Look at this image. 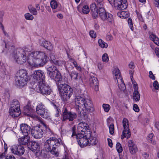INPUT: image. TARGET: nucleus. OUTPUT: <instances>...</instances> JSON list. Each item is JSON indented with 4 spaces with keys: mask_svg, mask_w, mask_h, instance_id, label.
<instances>
[{
    "mask_svg": "<svg viewBox=\"0 0 159 159\" xmlns=\"http://www.w3.org/2000/svg\"><path fill=\"white\" fill-rule=\"evenodd\" d=\"M28 50L18 48L12 54L13 61L16 63L22 65L27 61L29 64L32 67H38L44 65L48 60V58L43 52L36 51L30 53L27 57L25 51H30L33 49L32 47Z\"/></svg>",
    "mask_w": 159,
    "mask_h": 159,
    "instance_id": "1",
    "label": "nucleus"
},
{
    "mask_svg": "<svg viewBox=\"0 0 159 159\" xmlns=\"http://www.w3.org/2000/svg\"><path fill=\"white\" fill-rule=\"evenodd\" d=\"M89 126L87 123L81 122L78 125V133L76 134L74 128H72L71 137H75L79 144L82 148H84L88 145H94L97 143V141L96 138L92 135V132L90 131H86L89 130Z\"/></svg>",
    "mask_w": 159,
    "mask_h": 159,
    "instance_id": "2",
    "label": "nucleus"
},
{
    "mask_svg": "<svg viewBox=\"0 0 159 159\" xmlns=\"http://www.w3.org/2000/svg\"><path fill=\"white\" fill-rule=\"evenodd\" d=\"M90 8L91 13L93 18H97L99 15L102 20H107L110 23H112L113 19L112 15L107 12L103 7H99L98 11L96 4L95 3H93L90 5Z\"/></svg>",
    "mask_w": 159,
    "mask_h": 159,
    "instance_id": "3",
    "label": "nucleus"
},
{
    "mask_svg": "<svg viewBox=\"0 0 159 159\" xmlns=\"http://www.w3.org/2000/svg\"><path fill=\"white\" fill-rule=\"evenodd\" d=\"M75 102L76 105L78 107V112L80 115L84 114L83 113H88L94 110L93 105L87 99L79 96L76 97Z\"/></svg>",
    "mask_w": 159,
    "mask_h": 159,
    "instance_id": "4",
    "label": "nucleus"
},
{
    "mask_svg": "<svg viewBox=\"0 0 159 159\" xmlns=\"http://www.w3.org/2000/svg\"><path fill=\"white\" fill-rule=\"evenodd\" d=\"M63 144L61 140L55 137H51L46 140L44 143V148L47 151L50 152L51 153L56 157L59 156V153L56 147Z\"/></svg>",
    "mask_w": 159,
    "mask_h": 159,
    "instance_id": "5",
    "label": "nucleus"
},
{
    "mask_svg": "<svg viewBox=\"0 0 159 159\" xmlns=\"http://www.w3.org/2000/svg\"><path fill=\"white\" fill-rule=\"evenodd\" d=\"M58 88L60 96L64 101L69 100L73 94V89L70 86L66 84H59L58 83Z\"/></svg>",
    "mask_w": 159,
    "mask_h": 159,
    "instance_id": "6",
    "label": "nucleus"
},
{
    "mask_svg": "<svg viewBox=\"0 0 159 159\" xmlns=\"http://www.w3.org/2000/svg\"><path fill=\"white\" fill-rule=\"evenodd\" d=\"M47 70L48 76L51 79L57 82H59L61 80V75L55 66L53 65H49L47 67Z\"/></svg>",
    "mask_w": 159,
    "mask_h": 159,
    "instance_id": "7",
    "label": "nucleus"
},
{
    "mask_svg": "<svg viewBox=\"0 0 159 159\" xmlns=\"http://www.w3.org/2000/svg\"><path fill=\"white\" fill-rule=\"evenodd\" d=\"M20 107V104L18 101H13L9 110L10 115L12 117L18 116L21 113Z\"/></svg>",
    "mask_w": 159,
    "mask_h": 159,
    "instance_id": "8",
    "label": "nucleus"
},
{
    "mask_svg": "<svg viewBox=\"0 0 159 159\" xmlns=\"http://www.w3.org/2000/svg\"><path fill=\"white\" fill-rule=\"evenodd\" d=\"M36 90L38 92L46 95L50 94L52 92L49 86L46 84L44 82L40 83L38 87L36 88Z\"/></svg>",
    "mask_w": 159,
    "mask_h": 159,
    "instance_id": "9",
    "label": "nucleus"
},
{
    "mask_svg": "<svg viewBox=\"0 0 159 159\" xmlns=\"http://www.w3.org/2000/svg\"><path fill=\"white\" fill-rule=\"evenodd\" d=\"M122 124L124 130L122 134L121 135V139H123L125 137L129 138L130 137L131 134L129 128V125L128 120L126 118L124 119L122 121Z\"/></svg>",
    "mask_w": 159,
    "mask_h": 159,
    "instance_id": "10",
    "label": "nucleus"
},
{
    "mask_svg": "<svg viewBox=\"0 0 159 159\" xmlns=\"http://www.w3.org/2000/svg\"><path fill=\"white\" fill-rule=\"evenodd\" d=\"M33 78L35 81H37L39 84L40 83L44 82L45 76L44 72L41 70L34 71L32 75Z\"/></svg>",
    "mask_w": 159,
    "mask_h": 159,
    "instance_id": "11",
    "label": "nucleus"
},
{
    "mask_svg": "<svg viewBox=\"0 0 159 159\" xmlns=\"http://www.w3.org/2000/svg\"><path fill=\"white\" fill-rule=\"evenodd\" d=\"M77 115L75 112H69L66 108H65L62 113V121H65L68 120L69 121H72L75 119Z\"/></svg>",
    "mask_w": 159,
    "mask_h": 159,
    "instance_id": "12",
    "label": "nucleus"
},
{
    "mask_svg": "<svg viewBox=\"0 0 159 159\" xmlns=\"http://www.w3.org/2000/svg\"><path fill=\"white\" fill-rule=\"evenodd\" d=\"M36 111L38 114L41 116L43 118H46L48 116L47 110L45 107L44 105L41 103H39L37 105Z\"/></svg>",
    "mask_w": 159,
    "mask_h": 159,
    "instance_id": "13",
    "label": "nucleus"
},
{
    "mask_svg": "<svg viewBox=\"0 0 159 159\" xmlns=\"http://www.w3.org/2000/svg\"><path fill=\"white\" fill-rule=\"evenodd\" d=\"M43 132L40 126H36L33 129L32 136L36 139H40L43 136Z\"/></svg>",
    "mask_w": 159,
    "mask_h": 159,
    "instance_id": "14",
    "label": "nucleus"
},
{
    "mask_svg": "<svg viewBox=\"0 0 159 159\" xmlns=\"http://www.w3.org/2000/svg\"><path fill=\"white\" fill-rule=\"evenodd\" d=\"M11 150L13 153L18 155H23L25 151L24 147L20 145H14Z\"/></svg>",
    "mask_w": 159,
    "mask_h": 159,
    "instance_id": "15",
    "label": "nucleus"
},
{
    "mask_svg": "<svg viewBox=\"0 0 159 159\" xmlns=\"http://www.w3.org/2000/svg\"><path fill=\"white\" fill-rule=\"evenodd\" d=\"M50 59V61L51 62L59 66H62L64 65L65 63V61L59 60L57 57V56L53 53L51 54Z\"/></svg>",
    "mask_w": 159,
    "mask_h": 159,
    "instance_id": "16",
    "label": "nucleus"
},
{
    "mask_svg": "<svg viewBox=\"0 0 159 159\" xmlns=\"http://www.w3.org/2000/svg\"><path fill=\"white\" fill-rule=\"evenodd\" d=\"M128 146L129 152L132 154H134L138 151L136 145L132 140H129L128 142Z\"/></svg>",
    "mask_w": 159,
    "mask_h": 159,
    "instance_id": "17",
    "label": "nucleus"
},
{
    "mask_svg": "<svg viewBox=\"0 0 159 159\" xmlns=\"http://www.w3.org/2000/svg\"><path fill=\"white\" fill-rule=\"evenodd\" d=\"M20 129L24 135H28L31 132L30 127L25 124H22L20 125Z\"/></svg>",
    "mask_w": 159,
    "mask_h": 159,
    "instance_id": "18",
    "label": "nucleus"
},
{
    "mask_svg": "<svg viewBox=\"0 0 159 159\" xmlns=\"http://www.w3.org/2000/svg\"><path fill=\"white\" fill-rule=\"evenodd\" d=\"M39 43L40 45L48 50H51L52 48L50 42L44 39H40L39 41Z\"/></svg>",
    "mask_w": 159,
    "mask_h": 159,
    "instance_id": "19",
    "label": "nucleus"
},
{
    "mask_svg": "<svg viewBox=\"0 0 159 159\" xmlns=\"http://www.w3.org/2000/svg\"><path fill=\"white\" fill-rule=\"evenodd\" d=\"M27 80V79L16 77V84L17 85L20 87H23L26 84Z\"/></svg>",
    "mask_w": 159,
    "mask_h": 159,
    "instance_id": "20",
    "label": "nucleus"
},
{
    "mask_svg": "<svg viewBox=\"0 0 159 159\" xmlns=\"http://www.w3.org/2000/svg\"><path fill=\"white\" fill-rule=\"evenodd\" d=\"M31 150L33 152H37L40 150V147L39 144L34 141H31L30 143Z\"/></svg>",
    "mask_w": 159,
    "mask_h": 159,
    "instance_id": "21",
    "label": "nucleus"
},
{
    "mask_svg": "<svg viewBox=\"0 0 159 159\" xmlns=\"http://www.w3.org/2000/svg\"><path fill=\"white\" fill-rule=\"evenodd\" d=\"M26 71L24 69H21L19 70L17 74L16 77L24 78L28 79V76Z\"/></svg>",
    "mask_w": 159,
    "mask_h": 159,
    "instance_id": "22",
    "label": "nucleus"
},
{
    "mask_svg": "<svg viewBox=\"0 0 159 159\" xmlns=\"http://www.w3.org/2000/svg\"><path fill=\"white\" fill-rule=\"evenodd\" d=\"M117 8L119 10H123L125 9L127 7L126 0H122L120 2V3L116 6Z\"/></svg>",
    "mask_w": 159,
    "mask_h": 159,
    "instance_id": "23",
    "label": "nucleus"
},
{
    "mask_svg": "<svg viewBox=\"0 0 159 159\" xmlns=\"http://www.w3.org/2000/svg\"><path fill=\"white\" fill-rule=\"evenodd\" d=\"M28 135H25L24 137H22L19 139V142L20 144L25 145L28 143L29 142V138Z\"/></svg>",
    "mask_w": 159,
    "mask_h": 159,
    "instance_id": "24",
    "label": "nucleus"
},
{
    "mask_svg": "<svg viewBox=\"0 0 159 159\" xmlns=\"http://www.w3.org/2000/svg\"><path fill=\"white\" fill-rule=\"evenodd\" d=\"M118 85V87L120 89L121 91H124L125 89V86L124 82L123 81V80L122 79H117V80Z\"/></svg>",
    "mask_w": 159,
    "mask_h": 159,
    "instance_id": "25",
    "label": "nucleus"
},
{
    "mask_svg": "<svg viewBox=\"0 0 159 159\" xmlns=\"http://www.w3.org/2000/svg\"><path fill=\"white\" fill-rule=\"evenodd\" d=\"M150 38L155 44L159 46V39L153 33H150Z\"/></svg>",
    "mask_w": 159,
    "mask_h": 159,
    "instance_id": "26",
    "label": "nucleus"
},
{
    "mask_svg": "<svg viewBox=\"0 0 159 159\" xmlns=\"http://www.w3.org/2000/svg\"><path fill=\"white\" fill-rule=\"evenodd\" d=\"M113 73L114 76V77L117 80V79L122 78L120 76V71L118 68L114 69L113 71Z\"/></svg>",
    "mask_w": 159,
    "mask_h": 159,
    "instance_id": "27",
    "label": "nucleus"
},
{
    "mask_svg": "<svg viewBox=\"0 0 159 159\" xmlns=\"http://www.w3.org/2000/svg\"><path fill=\"white\" fill-rule=\"evenodd\" d=\"M52 105L54 109V113L55 116L56 117H58L61 113V110L59 107H57L55 104L53 103Z\"/></svg>",
    "mask_w": 159,
    "mask_h": 159,
    "instance_id": "28",
    "label": "nucleus"
},
{
    "mask_svg": "<svg viewBox=\"0 0 159 159\" xmlns=\"http://www.w3.org/2000/svg\"><path fill=\"white\" fill-rule=\"evenodd\" d=\"M134 101L136 102H139L140 99V94L138 91H134L133 94Z\"/></svg>",
    "mask_w": 159,
    "mask_h": 159,
    "instance_id": "29",
    "label": "nucleus"
},
{
    "mask_svg": "<svg viewBox=\"0 0 159 159\" xmlns=\"http://www.w3.org/2000/svg\"><path fill=\"white\" fill-rule=\"evenodd\" d=\"M98 43L99 47L102 48H106L108 46L107 43L101 39H98Z\"/></svg>",
    "mask_w": 159,
    "mask_h": 159,
    "instance_id": "30",
    "label": "nucleus"
},
{
    "mask_svg": "<svg viewBox=\"0 0 159 159\" xmlns=\"http://www.w3.org/2000/svg\"><path fill=\"white\" fill-rule=\"evenodd\" d=\"M29 11L34 15H36L38 14L37 11L32 5H29L28 7Z\"/></svg>",
    "mask_w": 159,
    "mask_h": 159,
    "instance_id": "31",
    "label": "nucleus"
},
{
    "mask_svg": "<svg viewBox=\"0 0 159 159\" xmlns=\"http://www.w3.org/2000/svg\"><path fill=\"white\" fill-rule=\"evenodd\" d=\"M89 80L91 86H93L95 84H98V80L97 78L94 76H91Z\"/></svg>",
    "mask_w": 159,
    "mask_h": 159,
    "instance_id": "32",
    "label": "nucleus"
},
{
    "mask_svg": "<svg viewBox=\"0 0 159 159\" xmlns=\"http://www.w3.org/2000/svg\"><path fill=\"white\" fill-rule=\"evenodd\" d=\"M153 135V133L149 134L147 137V139L149 142L153 144H155L156 143V142L154 140L152 139Z\"/></svg>",
    "mask_w": 159,
    "mask_h": 159,
    "instance_id": "33",
    "label": "nucleus"
},
{
    "mask_svg": "<svg viewBox=\"0 0 159 159\" xmlns=\"http://www.w3.org/2000/svg\"><path fill=\"white\" fill-rule=\"evenodd\" d=\"M50 5L51 8L53 9V12H56V11H54L53 9H56L57 7V2L54 0H52L50 2Z\"/></svg>",
    "mask_w": 159,
    "mask_h": 159,
    "instance_id": "34",
    "label": "nucleus"
},
{
    "mask_svg": "<svg viewBox=\"0 0 159 159\" xmlns=\"http://www.w3.org/2000/svg\"><path fill=\"white\" fill-rule=\"evenodd\" d=\"M32 117H33L35 120L39 121L42 124V125L44 127L46 128H47L46 125L44 122L40 117L35 116H32Z\"/></svg>",
    "mask_w": 159,
    "mask_h": 159,
    "instance_id": "35",
    "label": "nucleus"
},
{
    "mask_svg": "<svg viewBox=\"0 0 159 159\" xmlns=\"http://www.w3.org/2000/svg\"><path fill=\"white\" fill-rule=\"evenodd\" d=\"M90 11L89 8L87 5H84L82 9L81 12L84 14H87Z\"/></svg>",
    "mask_w": 159,
    "mask_h": 159,
    "instance_id": "36",
    "label": "nucleus"
},
{
    "mask_svg": "<svg viewBox=\"0 0 159 159\" xmlns=\"http://www.w3.org/2000/svg\"><path fill=\"white\" fill-rule=\"evenodd\" d=\"M117 15L120 18L123 17L125 18L129 16V15L127 12L123 11L118 12Z\"/></svg>",
    "mask_w": 159,
    "mask_h": 159,
    "instance_id": "37",
    "label": "nucleus"
},
{
    "mask_svg": "<svg viewBox=\"0 0 159 159\" xmlns=\"http://www.w3.org/2000/svg\"><path fill=\"white\" fill-rule=\"evenodd\" d=\"M4 14V12L2 11H0V27L1 29L3 30L4 29V27L2 24V22L3 20V17Z\"/></svg>",
    "mask_w": 159,
    "mask_h": 159,
    "instance_id": "38",
    "label": "nucleus"
},
{
    "mask_svg": "<svg viewBox=\"0 0 159 159\" xmlns=\"http://www.w3.org/2000/svg\"><path fill=\"white\" fill-rule=\"evenodd\" d=\"M24 16L25 19L27 20H32L34 19L33 16L29 13L25 14L24 15Z\"/></svg>",
    "mask_w": 159,
    "mask_h": 159,
    "instance_id": "39",
    "label": "nucleus"
},
{
    "mask_svg": "<svg viewBox=\"0 0 159 159\" xmlns=\"http://www.w3.org/2000/svg\"><path fill=\"white\" fill-rule=\"evenodd\" d=\"M70 76L74 80H77L79 76L78 73L73 71L70 74Z\"/></svg>",
    "mask_w": 159,
    "mask_h": 159,
    "instance_id": "40",
    "label": "nucleus"
},
{
    "mask_svg": "<svg viewBox=\"0 0 159 159\" xmlns=\"http://www.w3.org/2000/svg\"><path fill=\"white\" fill-rule=\"evenodd\" d=\"M116 148L119 153L123 151L122 148L119 143H117L116 144Z\"/></svg>",
    "mask_w": 159,
    "mask_h": 159,
    "instance_id": "41",
    "label": "nucleus"
},
{
    "mask_svg": "<svg viewBox=\"0 0 159 159\" xmlns=\"http://www.w3.org/2000/svg\"><path fill=\"white\" fill-rule=\"evenodd\" d=\"M102 61L105 62H107L109 61V57L107 53L104 54L102 56Z\"/></svg>",
    "mask_w": 159,
    "mask_h": 159,
    "instance_id": "42",
    "label": "nucleus"
},
{
    "mask_svg": "<svg viewBox=\"0 0 159 159\" xmlns=\"http://www.w3.org/2000/svg\"><path fill=\"white\" fill-rule=\"evenodd\" d=\"M110 133L112 134L114 132V126L113 124L111 123L109 125Z\"/></svg>",
    "mask_w": 159,
    "mask_h": 159,
    "instance_id": "43",
    "label": "nucleus"
},
{
    "mask_svg": "<svg viewBox=\"0 0 159 159\" xmlns=\"http://www.w3.org/2000/svg\"><path fill=\"white\" fill-rule=\"evenodd\" d=\"M97 5V7L99 8V7H103V0H95Z\"/></svg>",
    "mask_w": 159,
    "mask_h": 159,
    "instance_id": "44",
    "label": "nucleus"
},
{
    "mask_svg": "<svg viewBox=\"0 0 159 159\" xmlns=\"http://www.w3.org/2000/svg\"><path fill=\"white\" fill-rule=\"evenodd\" d=\"M102 107L104 111L107 112L109 111L110 109V106L109 104H103L102 105Z\"/></svg>",
    "mask_w": 159,
    "mask_h": 159,
    "instance_id": "45",
    "label": "nucleus"
},
{
    "mask_svg": "<svg viewBox=\"0 0 159 159\" xmlns=\"http://www.w3.org/2000/svg\"><path fill=\"white\" fill-rule=\"evenodd\" d=\"M89 34L90 36L93 38H95L96 37V33L94 30H90Z\"/></svg>",
    "mask_w": 159,
    "mask_h": 159,
    "instance_id": "46",
    "label": "nucleus"
},
{
    "mask_svg": "<svg viewBox=\"0 0 159 159\" xmlns=\"http://www.w3.org/2000/svg\"><path fill=\"white\" fill-rule=\"evenodd\" d=\"M128 22L129 24V27L130 29L131 30H133V26L132 21V20L130 18H129Z\"/></svg>",
    "mask_w": 159,
    "mask_h": 159,
    "instance_id": "47",
    "label": "nucleus"
},
{
    "mask_svg": "<svg viewBox=\"0 0 159 159\" xmlns=\"http://www.w3.org/2000/svg\"><path fill=\"white\" fill-rule=\"evenodd\" d=\"M153 86L155 89L157 90L159 88V84L158 82L157 81H155L153 84Z\"/></svg>",
    "mask_w": 159,
    "mask_h": 159,
    "instance_id": "48",
    "label": "nucleus"
},
{
    "mask_svg": "<svg viewBox=\"0 0 159 159\" xmlns=\"http://www.w3.org/2000/svg\"><path fill=\"white\" fill-rule=\"evenodd\" d=\"M113 37L111 35L110 33H108L106 39L107 41H110L113 39Z\"/></svg>",
    "mask_w": 159,
    "mask_h": 159,
    "instance_id": "49",
    "label": "nucleus"
},
{
    "mask_svg": "<svg viewBox=\"0 0 159 159\" xmlns=\"http://www.w3.org/2000/svg\"><path fill=\"white\" fill-rule=\"evenodd\" d=\"M133 108L134 110L136 112H138L139 111V107L136 104H134V105Z\"/></svg>",
    "mask_w": 159,
    "mask_h": 159,
    "instance_id": "50",
    "label": "nucleus"
},
{
    "mask_svg": "<svg viewBox=\"0 0 159 159\" xmlns=\"http://www.w3.org/2000/svg\"><path fill=\"white\" fill-rule=\"evenodd\" d=\"M149 77L152 80H154L155 79V77L153 75L152 71H150L149 72Z\"/></svg>",
    "mask_w": 159,
    "mask_h": 159,
    "instance_id": "51",
    "label": "nucleus"
},
{
    "mask_svg": "<svg viewBox=\"0 0 159 159\" xmlns=\"http://www.w3.org/2000/svg\"><path fill=\"white\" fill-rule=\"evenodd\" d=\"M128 66L130 69H133L135 68L134 63L132 61H131L130 62Z\"/></svg>",
    "mask_w": 159,
    "mask_h": 159,
    "instance_id": "52",
    "label": "nucleus"
},
{
    "mask_svg": "<svg viewBox=\"0 0 159 159\" xmlns=\"http://www.w3.org/2000/svg\"><path fill=\"white\" fill-rule=\"evenodd\" d=\"M133 87L134 89V91H138V87L137 84L136 82L133 83Z\"/></svg>",
    "mask_w": 159,
    "mask_h": 159,
    "instance_id": "53",
    "label": "nucleus"
},
{
    "mask_svg": "<svg viewBox=\"0 0 159 159\" xmlns=\"http://www.w3.org/2000/svg\"><path fill=\"white\" fill-rule=\"evenodd\" d=\"M107 141L109 146L111 148H112V140L111 139L108 138L107 139Z\"/></svg>",
    "mask_w": 159,
    "mask_h": 159,
    "instance_id": "54",
    "label": "nucleus"
},
{
    "mask_svg": "<svg viewBox=\"0 0 159 159\" xmlns=\"http://www.w3.org/2000/svg\"><path fill=\"white\" fill-rule=\"evenodd\" d=\"M155 52L156 55L159 57V48H156L155 49Z\"/></svg>",
    "mask_w": 159,
    "mask_h": 159,
    "instance_id": "55",
    "label": "nucleus"
},
{
    "mask_svg": "<svg viewBox=\"0 0 159 159\" xmlns=\"http://www.w3.org/2000/svg\"><path fill=\"white\" fill-rule=\"evenodd\" d=\"M96 91H97L99 90V88L98 87V84H95L93 86Z\"/></svg>",
    "mask_w": 159,
    "mask_h": 159,
    "instance_id": "56",
    "label": "nucleus"
},
{
    "mask_svg": "<svg viewBox=\"0 0 159 159\" xmlns=\"http://www.w3.org/2000/svg\"><path fill=\"white\" fill-rule=\"evenodd\" d=\"M6 159H15V158L13 156L8 155L7 156Z\"/></svg>",
    "mask_w": 159,
    "mask_h": 159,
    "instance_id": "57",
    "label": "nucleus"
},
{
    "mask_svg": "<svg viewBox=\"0 0 159 159\" xmlns=\"http://www.w3.org/2000/svg\"><path fill=\"white\" fill-rule=\"evenodd\" d=\"M156 7H159V0H155Z\"/></svg>",
    "mask_w": 159,
    "mask_h": 159,
    "instance_id": "58",
    "label": "nucleus"
},
{
    "mask_svg": "<svg viewBox=\"0 0 159 159\" xmlns=\"http://www.w3.org/2000/svg\"><path fill=\"white\" fill-rule=\"evenodd\" d=\"M155 127L159 130V123L158 122H156L155 124Z\"/></svg>",
    "mask_w": 159,
    "mask_h": 159,
    "instance_id": "59",
    "label": "nucleus"
},
{
    "mask_svg": "<svg viewBox=\"0 0 159 159\" xmlns=\"http://www.w3.org/2000/svg\"><path fill=\"white\" fill-rule=\"evenodd\" d=\"M57 17L59 19H62L63 18V16L61 14H58L57 15Z\"/></svg>",
    "mask_w": 159,
    "mask_h": 159,
    "instance_id": "60",
    "label": "nucleus"
},
{
    "mask_svg": "<svg viewBox=\"0 0 159 159\" xmlns=\"http://www.w3.org/2000/svg\"><path fill=\"white\" fill-rule=\"evenodd\" d=\"M4 149H5V152H6L7 149V144L4 142Z\"/></svg>",
    "mask_w": 159,
    "mask_h": 159,
    "instance_id": "61",
    "label": "nucleus"
},
{
    "mask_svg": "<svg viewBox=\"0 0 159 159\" xmlns=\"http://www.w3.org/2000/svg\"><path fill=\"white\" fill-rule=\"evenodd\" d=\"M35 7L38 10H39L40 9L39 5V4H36L35 5Z\"/></svg>",
    "mask_w": 159,
    "mask_h": 159,
    "instance_id": "62",
    "label": "nucleus"
},
{
    "mask_svg": "<svg viewBox=\"0 0 159 159\" xmlns=\"http://www.w3.org/2000/svg\"><path fill=\"white\" fill-rule=\"evenodd\" d=\"M10 43H5V47L6 48H7L8 47H9L10 46H11V45L10 44Z\"/></svg>",
    "mask_w": 159,
    "mask_h": 159,
    "instance_id": "63",
    "label": "nucleus"
},
{
    "mask_svg": "<svg viewBox=\"0 0 159 159\" xmlns=\"http://www.w3.org/2000/svg\"><path fill=\"white\" fill-rule=\"evenodd\" d=\"M138 16L139 19L141 21H142L143 20V18L141 15L138 14Z\"/></svg>",
    "mask_w": 159,
    "mask_h": 159,
    "instance_id": "64",
    "label": "nucleus"
}]
</instances>
